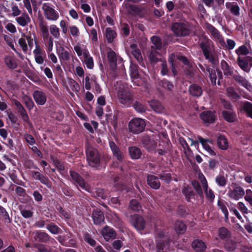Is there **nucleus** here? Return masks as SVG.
I'll return each mask as SVG.
<instances>
[{
  "label": "nucleus",
  "mask_w": 252,
  "mask_h": 252,
  "mask_svg": "<svg viewBox=\"0 0 252 252\" xmlns=\"http://www.w3.org/2000/svg\"><path fill=\"white\" fill-rule=\"evenodd\" d=\"M50 158L59 171H63L65 170L64 162L59 159L57 156L51 155Z\"/></svg>",
  "instance_id": "obj_37"
},
{
  "label": "nucleus",
  "mask_w": 252,
  "mask_h": 252,
  "mask_svg": "<svg viewBox=\"0 0 252 252\" xmlns=\"http://www.w3.org/2000/svg\"><path fill=\"white\" fill-rule=\"evenodd\" d=\"M0 216L2 217L5 223H10L11 222V219L10 218L8 213L5 209L1 205H0Z\"/></svg>",
  "instance_id": "obj_51"
},
{
  "label": "nucleus",
  "mask_w": 252,
  "mask_h": 252,
  "mask_svg": "<svg viewBox=\"0 0 252 252\" xmlns=\"http://www.w3.org/2000/svg\"><path fill=\"white\" fill-rule=\"evenodd\" d=\"M16 21L22 27H25L31 22V18L27 13H23L21 16L16 17Z\"/></svg>",
  "instance_id": "obj_33"
},
{
  "label": "nucleus",
  "mask_w": 252,
  "mask_h": 252,
  "mask_svg": "<svg viewBox=\"0 0 252 252\" xmlns=\"http://www.w3.org/2000/svg\"><path fill=\"white\" fill-rule=\"evenodd\" d=\"M4 62L6 66L10 69H14L17 67L15 59L10 56H7L5 57Z\"/></svg>",
  "instance_id": "obj_45"
},
{
  "label": "nucleus",
  "mask_w": 252,
  "mask_h": 252,
  "mask_svg": "<svg viewBox=\"0 0 252 252\" xmlns=\"http://www.w3.org/2000/svg\"><path fill=\"white\" fill-rule=\"evenodd\" d=\"M224 247L227 251L232 252L236 249V243L232 240L227 239L224 244Z\"/></svg>",
  "instance_id": "obj_54"
},
{
  "label": "nucleus",
  "mask_w": 252,
  "mask_h": 252,
  "mask_svg": "<svg viewBox=\"0 0 252 252\" xmlns=\"http://www.w3.org/2000/svg\"><path fill=\"white\" fill-rule=\"evenodd\" d=\"M147 184L153 189H158L160 188L159 178L157 176L148 174L146 178Z\"/></svg>",
  "instance_id": "obj_20"
},
{
  "label": "nucleus",
  "mask_w": 252,
  "mask_h": 252,
  "mask_svg": "<svg viewBox=\"0 0 252 252\" xmlns=\"http://www.w3.org/2000/svg\"><path fill=\"white\" fill-rule=\"evenodd\" d=\"M221 66L225 76H233L234 68L232 66H230L228 63L224 60L221 61Z\"/></svg>",
  "instance_id": "obj_32"
},
{
  "label": "nucleus",
  "mask_w": 252,
  "mask_h": 252,
  "mask_svg": "<svg viewBox=\"0 0 252 252\" xmlns=\"http://www.w3.org/2000/svg\"><path fill=\"white\" fill-rule=\"evenodd\" d=\"M206 28L210 32L211 35L217 39L220 45H224L225 41L222 36L220 35V32L212 25L207 23L206 24Z\"/></svg>",
  "instance_id": "obj_19"
},
{
  "label": "nucleus",
  "mask_w": 252,
  "mask_h": 252,
  "mask_svg": "<svg viewBox=\"0 0 252 252\" xmlns=\"http://www.w3.org/2000/svg\"><path fill=\"white\" fill-rule=\"evenodd\" d=\"M130 48H131V54L136 59V60L140 63L143 61L142 57L141 54L140 50L137 48V45L134 44L130 45Z\"/></svg>",
  "instance_id": "obj_44"
},
{
  "label": "nucleus",
  "mask_w": 252,
  "mask_h": 252,
  "mask_svg": "<svg viewBox=\"0 0 252 252\" xmlns=\"http://www.w3.org/2000/svg\"><path fill=\"white\" fill-rule=\"evenodd\" d=\"M131 106L133 107L136 111L139 113H142L145 112L146 110V107L141 103L137 101H134V100H133Z\"/></svg>",
  "instance_id": "obj_50"
},
{
  "label": "nucleus",
  "mask_w": 252,
  "mask_h": 252,
  "mask_svg": "<svg viewBox=\"0 0 252 252\" xmlns=\"http://www.w3.org/2000/svg\"><path fill=\"white\" fill-rule=\"evenodd\" d=\"M39 27L40 29V30L42 33V36L43 38L45 39H48L49 38V31H48V27L46 24V23H43L42 22H41L39 23Z\"/></svg>",
  "instance_id": "obj_53"
},
{
  "label": "nucleus",
  "mask_w": 252,
  "mask_h": 252,
  "mask_svg": "<svg viewBox=\"0 0 252 252\" xmlns=\"http://www.w3.org/2000/svg\"><path fill=\"white\" fill-rule=\"evenodd\" d=\"M219 236L221 240H227L230 237L231 233L227 228L222 227L219 229Z\"/></svg>",
  "instance_id": "obj_48"
},
{
  "label": "nucleus",
  "mask_w": 252,
  "mask_h": 252,
  "mask_svg": "<svg viewBox=\"0 0 252 252\" xmlns=\"http://www.w3.org/2000/svg\"><path fill=\"white\" fill-rule=\"evenodd\" d=\"M69 174L73 183L79 186L83 189L88 192H91L90 186L86 183L83 178L77 172L72 170H69Z\"/></svg>",
  "instance_id": "obj_5"
},
{
  "label": "nucleus",
  "mask_w": 252,
  "mask_h": 252,
  "mask_svg": "<svg viewBox=\"0 0 252 252\" xmlns=\"http://www.w3.org/2000/svg\"><path fill=\"white\" fill-rule=\"evenodd\" d=\"M226 6L232 14L234 16H239L240 13V8L236 2L226 3Z\"/></svg>",
  "instance_id": "obj_41"
},
{
  "label": "nucleus",
  "mask_w": 252,
  "mask_h": 252,
  "mask_svg": "<svg viewBox=\"0 0 252 252\" xmlns=\"http://www.w3.org/2000/svg\"><path fill=\"white\" fill-rule=\"evenodd\" d=\"M159 50L151 49V51L149 54V60L151 64H156L159 61H162L161 59H159L158 56L159 55Z\"/></svg>",
  "instance_id": "obj_30"
},
{
  "label": "nucleus",
  "mask_w": 252,
  "mask_h": 252,
  "mask_svg": "<svg viewBox=\"0 0 252 252\" xmlns=\"http://www.w3.org/2000/svg\"><path fill=\"white\" fill-rule=\"evenodd\" d=\"M215 181L216 183L220 187H224L227 182V180L224 176L220 174L216 176Z\"/></svg>",
  "instance_id": "obj_59"
},
{
  "label": "nucleus",
  "mask_w": 252,
  "mask_h": 252,
  "mask_svg": "<svg viewBox=\"0 0 252 252\" xmlns=\"http://www.w3.org/2000/svg\"><path fill=\"white\" fill-rule=\"evenodd\" d=\"M42 9L45 18L51 21H56L59 17V13L54 8L49 6L47 3L42 5Z\"/></svg>",
  "instance_id": "obj_13"
},
{
  "label": "nucleus",
  "mask_w": 252,
  "mask_h": 252,
  "mask_svg": "<svg viewBox=\"0 0 252 252\" xmlns=\"http://www.w3.org/2000/svg\"><path fill=\"white\" fill-rule=\"evenodd\" d=\"M84 240L92 247L95 246L96 244L95 241L92 238L91 235L88 232L84 233Z\"/></svg>",
  "instance_id": "obj_61"
},
{
  "label": "nucleus",
  "mask_w": 252,
  "mask_h": 252,
  "mask_svg": "<svg viewBox=\"0 0 252 252\" xmlns=\"http://www.w3.org/2000/svg\"><path fill=\"white\" fill-rule=\"evenodd\" d=\"M243 109L248 116L252 119V103L249 101L245 102L243 105Z\"/></svg>",
  "instance_id": "obj_56"
},
{
  "label": "nucleus",
  "mask_w": 252,
  "mask_h": 252,
  "mask_svg": "<svg viewBox=\"0 0 252 252\" xmlns=\"http://www.w3.org/2000/svg\"><path fill=\"white\" fill-rule=\"evenodd\" d=\"M146 125L145 120L139 118H134L129 122L128 129L131 133L138 134L144 130Z\"/></svg>",
  "instance_id": "obj_3"
},
{
  "label": "nucleus",
  "mask_w": 252,
  "mask_h": 252,
  "mask_svg": "<svg viewBox=\"0 0 252 252\" xmlns=\"http://www.w3.org/2000/svg\"><path fill=\"white\" fill-rule=\"evenodd\" d=\"M149 106L153 111L158 113H161L163 111V107L158 100H152L149 102Z\"/></svg>",
  "instance_id": "obj_38"
},
{
  "label": "nucleus",
  "mask_w": 252,
  "mask_h": 252,
  "mask_svg": "<svg viewBox=\"0 0 252 252\" xmlns=\"http://www.w3.org/2000/svg\"><path fill=\"white\" fill-rule=\"evenodd\" d=\"M83 57L84 58V63L88 69H92L94 67V60L92 57L90 56L89 52L86 49H84Z\"/></svg>",
  "instance_id": "obj_27"
},
{
  "label": "nucleus",
  "mask_w": 252,
  "mask_h": 252,
  "mask_svg": "<svg viewBox=\"0 0 252 252\" xmlns=\"http://www.w3.org/2000/svg\"><path fill=\"white\" fill-rule=\"evenodd\" d=\"M50 32L55 38L59 39L60 37V29L56 25H50Z\"/></svg>",
  "instance_id": "obj_57"
},
{
  "label": "nucleus",
  "mask_w": 252,
  "mask_h": 252,
  "mask_svg": "<svg viewBox=\"0 0 252 252\" xmlns=\"http://www.w3.org/2000/svg\"><path fill=\"white\" fill-rule=\"evenodd\" d=\"M118 97L119 102L126 107L131 106L133 100L132 95L128 91L123 89L119 91Z\"/></svg>",
  "instance_id": "obj_7"
},
{
  "label": "nucleus",
  "mask_w": 252,
  "mask_h": 252,
  "mask_svg": "<svg viewBox=\"0 0 252 252\" xmlns=\"http://www.w3.org/2000/svg\"><path fill=\"white\" fill-rule=\"evenodd\" d=\"M141 142L143 147L148 152H152L156 149L157 142L153 137L148 135H144L142 137Z\"/></svg>",
  "instance_id": "obj_12"
},
{
  "label": "nucleus",
  "mask_w": 252,
  "mask_h": 252,
  "mask_svg": "<svg viewBox=\"0 0 252 252\" xmlns=\"http://www.w3.org/2000/svg\"><path fill=\"white\" fill-rule=\"evenodd\" d=\"M217 141L218 146L220 149L226 150L228 149V141L225 135L220 134L217 137Z\"/></svg>",
  "instance_id": "obj_25"
},
{
  "label": "nucleus",
  "mask_w": 252,
  "mask_h": 252,
  "mask_svg": "<svg viewBox=\"0 0 252 252\" xmlns=\"http://www.w3.org/2000/svg\"><path fill=\"white\" fill-rule=\"evenodd\" d=\"M110 148L112 152L113 155L120 162H123L125 159V155L113 141L109 142Z\"/></svg>",
  "instance_id": "obj_14"
},
{
  "label": "nucleus",
  "mask_w": 252,
  "mask_h": 252,
  "mask_svg": "<svg viewBox=\"0 0 252 252\" xmlns=\"http://www.w3.org/2000/svg\"><path fill=\"white\" fill-rule=\"evenodd\" d=\"M198 140L194 141L191 138L189 140L191 141V146L194 145L195 147H198V142H200L202 145L203 148L207 151L211 155H216L215 152L211 149V147L208 145V142H211L209 139H204L201 136H198Z\"/></svg>",
  "instance_id": "obj_10"
},
{
  "label": "nucleus",
  "mask_w": 252,
  "mask_h": 252,
  "mask_svg": "<svg viewBox=\"0 0 252 252\" xmlns=\"http://www.w3.org/2000/svg\"><path fill=\"white\" fill-rule=\"evenodd\" d=\"M233 78L240 85L245 87L247 89L250 90L251 89H252L250 83L243 76L239 74H234L233 76Z\"/></svg>",
  "instance_id": "obj_26"
},
{
  "label": "nucleus",
  "mask_w": 252,
  "mask_h": 252,
  "mask_svg": "<svg viewBox=\"0 0 252 252\" xmlns=\"http://www.w3.org/2000/svg\"><path fill=\"white\" fill-rule=\"evenodd\" d=\"M174 227L177 233L179 234H183L187 229L186 224L181 220H177L175 222Z\"/></svg>",
  "instance_id": "obj_46"
},
{
  "label": "nucleus",
  "mask_w": 252,
  "mask_h": 252,
  "mask_svg": "<svg viewBox=\"0 0 252 252\" xmlns=\"http://www.w3.org/2000/svg\"><path fill=\"white\" fill-rule=\"evenodd\" d=\"M33 234L34 239L36 241L51 245L57 243L56 241L45 231L36 230Z\"/></svg>",
  "instance_id": "obj_6"
},
{
  "label": "nucleus",
  "mask_w": 252,
  "mask_h": 252,
  "mask_svg": "<svg viewBox=\"0 0 252 252\" xmlns=\"http://www.w3.org/2000/svg\"><path fill=\"white\" fill-rule=\"evenodd\" d=\"M23 98L27 109L29 110L32 109L34 106V103L32 98L30 96L26 95L23 97Z\"/></svg>",
  "instance_id": "obj_55"
},
{
  "label": "nucleus",
  "mask_w": 252,
  "mask_h": 252,
  "mask_svg": "<svg viewBox=\"0 0 252 252\" xmlns=\"http://www.w3.org/2000/svg\"><path fill=\"white\" fill-rule=\"evenodd\" d=\"M222 118L228 123H233L235 121L236 115L233 110H223L221 112Z\"/></svg>",
  "instance_id": "obj_29"
},
{
  "label": "nucleus",
  "mask_w": 252,
  "mask_h": 252,
  "mask_svg": "<svg viewBox=\"0 0 252 252\" xmlns=\"http://www.w3.org/2000/svg\"><path fill=\"white\" fill-rule=\"evenodd\" d=\"M92 218L95 225L101 226L105 223L104 213L100 209L96 208L93 210Z\"/></svg>",
  "instance_id": "obj_11"
},
{
  "label": "nucleus",
  "mask_w": 252,
  "mask_h": 252,
  "mask_svg": "<svg viewBox=\"0 0 252 252\" xmlns=\"http://www.w3.org/2000/svg\"><path fill=\"white\" fill-rule=\"evenodd\" d=\"M126 8L128 13L132 16L137 15L141 11V9L138 6L131 4H126Z\"/></svg>",
  "instance_id": "obj_39"
},
{
  "label": "nucleus",
  "mask_w": 252,
  "mask_h": 252,
  "mask_svg": "<svg viewBox=\"0 0 252 252\" xmlns=\"http://www.w3.org/2000/svg\"><path fill=\"white\" fill-rule=\"evenodd\" d=\"M101 232L105 239H114L116 237L115 230L108 226H105L103 228Z\"/></svg>",
  "instance_id": "obj_35"
},
{
  "label": "nucleus",
  "mask_w": 252,
  "mask_h": 252,
  "mask_svg": "<svg viewBox=\"0 0 252 252\" xmlns=\"http://www.w3.org/2000/svg\"><path fill=\"white\" fill-rule=\"evenodd\" d=\"M192 185L199 196L201 198H203V193L199 183L196 180H194L192 182Z\"/></svg>",
  "instance_id": "obj_52"
},
{
  "label": "nucleus",
  "mask_w": 252,
  "mask_h": 252,
  "mask_svg": "<svg viewBox=\"0 0 252 252\" xmlns=\"http://www.w3.org/2000/svg\"><path fill=\"white\" fill-rule=\"evenodd\" d=\"M32 96L38 105H43L47 101L46 93L42 90H35L33 92Z\"/></svg>",
  "instance_id": "obj_18"
},
{
  "label": "nucleus",
  "mask_w": 252,
  "mask_h": 252,
  "mask_svg": "<svg viewBox=\"0 0 252 252\" xmlns=\"http://www.w3.org/2000/svg\"><path fill=\"white\" fill-rule=\"evenodd\" d=\"M121 34L125 36H127L130 33V28L129 25L126 23L121 24Z\"/></svg>",
  "instance_id": "obj_63"
},
{
  "label": "nucleus",
  "mask_w": 252,
  "mask_h": 252,
  "mask_svg": "<svg viewBox=\"0 0 252 252\" xmlns=\"http://www.w3.org/2000/svg\"><path fill=\"white\" fill-rule=\"evenodd\" d=\"M41 183L45 185L47 188H51L52 187V183L48 179V178L43 174H42L39 179V180Z\"/></svg>",
  "instance_id": "obj_64"
},
{
  "label": "nucleus",
  "mask_w": 252,
  "mask_h": 252,
  "mask_svg": "<svg viewBox=\"0 0 252 252\" xmlns=\"http://www.w3.org/2000/svg\"><path fill=\"white\" fill-rule=\"evenodd\" d=\"M200 117L204 123L211 124L217 119L215 111H204L200 114Z\"/></svg>",
  "instance_id": "obj_16"
},
{
  "label": "nucleus",
  "mask_w": 252,
  "mask_h": 252,
  "mask_svg": "<svg viewBox=\"0 0 252 252\" xmlns=\"http://www.w3.org/2000/svg\"><path fill=\"white\" fill-rule=\"evenodd\" d=\"M129 155L132 159H138L141 158L142 152L140 149L136 146H130L128 148Z\"/></svg>",
  "instance_id": "obj_24"
},
{
  "label": "nucleus",
  "mask_w": 252,
  "mask_h": 252,
  "mask_svg": "<svg viewBox=\"0 0 252 252\" xmlns=\"http://www.w3.org/2000/svg\"><path fill=\"white\" fill-rule=\"evenodd\" d=\"M213 45L212 41L206 36L199 43V47L205 59L208 60L212 64H215L216 62V59L212 54L211 48Z\"/></svg>",
  "instance_id": "obj_2"
},
{
  "label": "nucleus",
  "mask_w": 252,
  "mask_h": 252,
  "mask_svg": "<svg viewBox=\"0 0 252 252\" xmlns=\"http://www.w3.org/2000/svg\"><path fill=\"white\" fill-rule=\"evenodd\" d=\"M171 30L175 35L178 37L189 35L191 32L189 26L182 22H176L172 24Z\"/></svg>",
  "instance_id": "obj_4"
},
{
  "label": "nucleus",
  "mask_w": 252,
  "mask_h": 252,
  "mask_svg": "<svg viewBox=\"0 0 252 252\" xmlns=\"http://www.w3.org/2000/svg\"><path fill=\"white\" fill-rule=\"evenodd\" d=\"M192 247L196 252H204L206 249V245L202 240L195 239L192 243Z\"/></svg>",
  "instance_id": "obj_28"
},
{
  "label": "nucleus",
  "mask_w": 252,
  "mask_h": 252,
  "mask_svg": "<svg viewBox=\"0 0 252 252\" xmlns=\"http://www.w3.org/2000/svg\"><path fill=\"white\" fill-rule=\"evenodd\" d=\"M237 63L241 69L245 72H249L252 67V57L245 56L242 58L239 56L237 60Z\"/></svg>",
  "instance_id": "obj_9"
},
{
  "label": "nucleus",
  "mask_w": 252,
  "mask_h": 252,
  "mask_svg": "<svg viewBox=\"0 0 252 252\" xmlns=\"http://www.w3.org/2000/svg\"><path fill=\"white\" fill-rule=\"evenodd\" d=\"M182 193L185 196L188 202H191V199H194L195 193L192 189L189 187H184L182 189Z\"/></svg>",
  "instance_id": "obj_34"
},
{
  "label": "nucleus",
  "mask_w": 252,
  "mask_h": 252,
  "mask_svg": "<svg viewBox=\"0 0 252 252\" xmlns=\"http://www.w3.org/2000/svg\"><path fill=\"white\" fill-rule=\"evenodd\" d=\"M130 76L132 78L137 79L139 74L138 72V66L136 64H131L130 66Z\"/></svg>",
  "instance_id": "obj_58"
},
{
  "label": "nucleus",
  "mask_w": 252,
  "mask_h": 252,
  "mask_svg": "<svg viewBox=\"0 0 252 252\" xmlns=\"http://www.w3.org/2000/svg\"><path fill=\"white\" fill-rule=\"evenodd\" d=\"M57 239L62 245L65 247H74V245L75 244V241L74 239H71L68 242H66L64 237L61 235L58 236Z\"/></svg>",
  "instance_id": "obj_47"
},
{
  "label": "nucleus",
  "mask_w": 252,
  "mask_h": 252,
  "mask_svg": "<svg viewBox=\"0 0 252 252\" xmlns=\"http://www.w3.org/2000/svg\"><path fill=\"white\" fill-rule=\"evenodd\" d=\"M189 91L191 95L196 97H200L203 93L202 88L197 84H193L190 85Z\"/></svg>",
  "instance_id": "obj_23"
},
{
  "label": "nucleus",
  "mask_w": 252,
  "mask_h": 252,
  "mask_svg": "<svg viewBox=\"0 0 252 252\" xmlns=\"http://www.w3.org/2000/svg\"><path fill=\"white\" fill-rule=\"evenodd\" d=\"M107 56L110 68L112 70L114 71L117 66L116 53L111 50L108 52Z\"/></svg>",
  "instance_id": "obj_22"
},
{
  "label": "nucleus",
  "mask_w": 252,
  "mask_h": 252,
  "mask_svg": "<svg viewBox=\"0 0 252 252\" xmlns=\"http://www.w3.org/2000/svg\"><path fill=\"white\" fill-rule=\"evenodd\" d=\"M158 84L162 88L168 91L170 93H172L174 85L173 83L166 79H163L158 82Z\"/></svg>",
  "instance_id": "obj_36"
},
{
  "label": "nucleus",
  "mask_w": 252,
  "mask_h": 252,
  "mask_svg": "<svg viewBox=\"0 0 252 252\" xmlns=\"http://www.w3.org/2000/svg\"><path fill=\"white\" fill-rule=\"evenodd\" d=\"M152 45L151 46V49H154L158 50H161L162 47V43L160 38L157 35H153L150 38Z\"/></svg>",
  "instance_id": "obj_31"
},
{
  "label": "nucleus",
  "mask_w": 252,
  "mask_h": 252,
  "mask_svg": "<svg viewBox=\"0 0 252 252\" xmlns=\"http://www.w3.org/2000/svg\"><path fill=\"white\" fill-rule=\"evenodd\" d=\"M13 104L16 106V109L19 113H20L23 120L27 123L29 122V118L28 115L22 104L17 100H13Z\"/></svg>",
  "instance_id": "obj_21"
},
{
  "label": "nucleus",
  "mask_w": 252,
  "mask_h": 252,
  "mask_svg": "<svg viewBox=\"0 0 252 252\" xmlns=\"http://www.w3.org/2000/svg\"><path fill=\"white\" fill-rule=\"evenodd\" d=\"M15 190L18 196L19 197H22L21 199H23L24 197L28 196L26 193V190L21 187L16 186Z\"/></svg>",
  "instance_id": "obj_62"
},
{
  "label": "nucleus",
  "mask_w": 252,
  "mask_h": 252,
  "mask_svg": "<svg viewBox=\"0 0 252 252\" xmlns=\"http://www.w3.org/2000/svg\"><path fill=\"white\" fill-rule=\"evenodd\" d=\"M130 223L138 231L144 230L146 222L144 219L140 215L135 214L131 215L130 218Z\"/></svg>",
  "instance_id": "obj_8"
},
{
  "label": "nucleus",
  "mask_w": 252,
  "mask_h": 252,
  "mask_svg": "<svg viewBox=\"0 0 252 252\" xmlns=\"http://www.w3.org/2000/svg\"><path fill=\"white\" fill-rule=\"evenodd\" d=\"M35 49L33 51L35 61L37 63L41 64L44 62V58L43 56H46L45 52L38 44L37 41H35Z\"/></svg>",
  "instance_id": "obj_17"
},
{
  "label": "nucleus",
  "mask_w": 252,
  "mask_h": 252,
  "mask_svg": "<svg viewBox=\"0 0 252 252\" xmlns=\"http://www.w3.org/2000/svg\"><path fill=\"white\" fill-rule=\"evenodd\" d=\"M105 32L107 42L109 43H112L114 38L117 37V34L116 31L113 30L111 28H107L105 30Z\"/></svg>",
  "instance_id": "obj_43"
},
{
  "label": "nucleus",
  "mask_w": 252,
  "mask_h": 252,
  "mask_svg": "<svg viewBox=\"0 0 252 252\" xmlns=\"http://www.w3.org/2000/svg\"><path fill=\"white\" fill-rule=\"evenodd\" d=\"M174 58L175 56L173 54H172L171 56L168 58V62L171 64V71L173 76H175L177 74V70L176 68V63H175Z\"/></svg>",
  "instance_id": "obj_60"
},
{
  "label": "nucleus",
  "mask_w": 252,
  "mask_h": 252,
  "mask_svg": "<svg viewBox=\"0 0 252 252\" xmlns=\"http://www.w3.org/2000/svg\"><path fill=\"white\" fill-rule=\"evenodd\" d=\"M228 196L234 200H238L245 195L244 189L240 186H236L233 189H229L227 193Z\"/></svg>",
  "instance_id": "obj_15"
},
{
  "label": "nucleus",
  "mask_w": 252,
  "mask_h": 252,
  "mask_svg": "<svg viewBox=\"0 0 252 252\" xmlns=\"http://www.w3.org/2000/svg\"><path fill=\"white\" fill-rule=\"evenodd\" d=\"M129 206L132 210L136 212H138L142 209L141 203L135 199H132L130 201Z\"/></svg>",
  "instance_id": "obj_49"
},
{
  "label": "nucleus",
  "mask_w": 252,
  "mask_h": 252,
  "mask_svg": "<svg viewBox=\"0 0 252 252\" xmlns=\"http://www.w3.org/2000/svg\"><path fill=\"white\" fill-rule=\"evenodd\" d=\"M46 228L52 234L57 235L62 232V229L54 222H50L46 225Z\"/></svg>",
  "instance_id": "obj_40"
},
{
  "label": "nucleus",
  "mask_w": 252,
  "mask_h": 252,
  "mask_svg": "<svg viewBox=\"0 0 252 252\" xmlns=\"http://www.w3.org/2000/svg\"><path fill=\"white\" fill-rule=\"evenodd\" d=\"M169 242L168 240H159L157 242L156 252H166V248L169 246Z\"/></svg>",
  "instance_id": "obj_42"
},
{
  "label": "nucleus",
  "mask_w": 252,
  "mask_h": 252,
  "mask_svg": "<svg viewBox=\"0 0 252 252\" xmlns=\"http://www.w3.org/2000/svg\"><path fill=\"white\" fill-rule=\"evenodd\" d=\"M87 161L89 166L96 170H101L106 167L108 158L104 155L102 156L98 150L92 146L86 149Z\"/></svg>",
  "instance_id": "obj_1"
}]
</instances>
